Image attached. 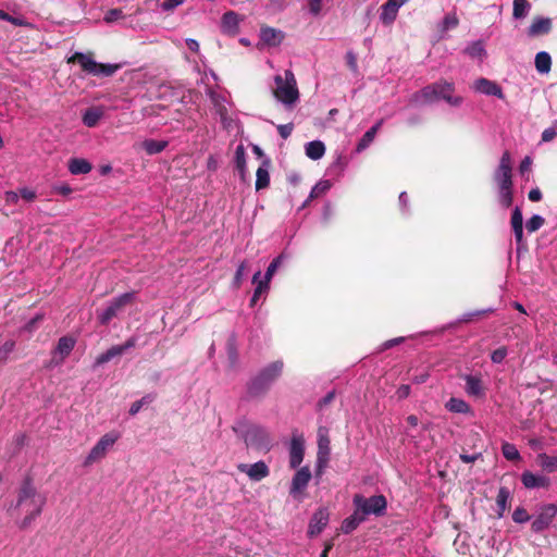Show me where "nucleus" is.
Returning <instances> with one entry per match:
<instances>
[{
  "label": "nucleus",
  "instance_id": "nucleus-42",
  "mask_svg": "<svg viewBox=\"0 0 557 557\" xmlns=\"http://www.w3.org/2000/svg\"><path fill=\"white\" fill-rule=\"evenodd\" d=\"M544 223H545V220L543 216H541L539 214H534L527 221L525 226H527L528 232L534 233L537 230H540L544 225Z\"/></svg>",
  "mask_w": 557,
  "mask_h": 557
},
{
  "label": "nucleus",
  "instance_id": "nucleus-55",
  "mask_svg": "<svg viewBox=\"0 0 557 557\" xmlns=\"http://www.w3.org/2000/svg\"><path fill=\"white\" fill-rule=\"evenodd\" d=\"M293 124L289 123V124H282V125H278L277 126V132L278 134L281 135L282 138L286 139L287 137L290 136L292 132H293Z\"/></svg>",
  "mask_w": 557,
  "mask_h": 557
},
{
  "label": "nucleus",
  "instance_id": "nucleus-59",
  "mask_svg": "<svg viewBox=\"0 0 557 557\" xmlns=\"http://www.w3.org/2000/svg\"><path fill=\"white\" fill-rule=\"evenodd\" d=\"M486 311H474V312H469V313H465L460 319H459V322H470L471 320H473V318L475 317H479L483 313H485Z\"/></svg>",
  "mask_w": 557,
  "mask_h": 557
},
{
  "label": "nucleus",
  "instance_id": "nucleus-1",
  "mask_svg": "<svg viewBox=\"0 0 557 557\" xmlns=\"http://www.w3.org/2000/svg\"><path fill=\"white\" fill-rule=\"evenodd\" d=\"M233 431L249 448L267 453L272 447L269 432L260 425L238 422L233 426Z\"/></svg>",
  "mask_w": 557,
  "mask_h": 557
},
{
  "label": "nucleus",
  "instance_id": "nucleus-31",
  "mask_svg": "<svg viewBox=\"0 0 557 557\" xmlns=\"http://www.w3.org/2000/svg\"><path fill=\"white\" fill-rule=\"evenodd\" d=\"M510 499V492L507 487H500L496 498L497 513L502 518L507 509L508 502Z\"/></svg>",
  "mask_w": 557,
  "mask_h": 557
},
{
  "label": "nucleus",
  "instance_id": "nucleus-49",
  "mask_svg": "<svg viewBox=\"0 0 557 557\" xmlns=\"http://www.w3.org/2000/svg\"><path fill=\"white\" fill-rule=\"evenodd\" d=\"M269 288H270V285L267 282L260 281L258 283V285L256 286L253 295L251 297V300H250L251 306H253L257 302V300L259 299V297L261 296V294L265 293Z\"/></svg>",
  "mask_w": 557,
  "mask_h": 557
},
{
  "label": "nucleus",
  "instance_id": "nucleus-8",
  "mask_svg": "<svg viewBox=\"0 0 557 557\" xmlns=\"http://www.w3.org/2000/svg\"><path fill=\"white\" fill-rule=\"evenodd\" d=\"M134 293H125L115 297L108 307L101 311H98V320L102 325L108 324L113 318H115L123 308L131 304L134 299Z\"/></svg>",
  "mask_w": 557,
  "mask_h": 557
},
{
  "label": "nucleus",
  "instance_id": "nucleus-33",
  "mask_svg": "<svg viewBox=\"0 0 557 557\" xmlns=\"http://www.w3.org/2000/svg\"><path fill=\"white\" fill-rule=\"evenodd\" d=\"M166 146L168 141L165 140L147 139L143 143V147L148 154L159 153L163 151Z\"/></svg>",
  "mask_w": 557,
  "mask_h": 557
},
{
  "label": "nucleus",
  "instance_id": "nucleus-37",
  "mask_svg": "<svg viewBox=\"0 0 557 557\" xmlns=\"http://www.w3.org/2000/svg\"><path fill=\"white\" fill-rule=\"evenodd\" d=\"M235 165L236 169L240 172L242 177L244 178L246 171V152L243 145H238L235 150Z\"/></svg>",
  "mask_w": 557,
  "mask_h": 557
},
{
  "label": "nucleus",
  "instance_id": "nucleus-61",
  "mask_svg": "<svg viewBox=\"0 0 557 557\" xmlns=\"http://www.w3.org/2000/svg\"><path fill=\"white\" fill-rule=\"evenodd\" d=\"M348 66L352 70H357V59L352 52H347L346 54Z\"/></svg>",
  "mask_w": 557,
  "mask_h": 557
},
{
  "label": "nucleus",
  "instance_id": "nucleus-36",
  "mask_svg": "<svg viewBox=\"0 0 557 557\" xmlns=\"http://www.w3.org/2000/svg\"><path fill=\"white\" fill-rule=\"evenodd\" d=\"M466 53L468 55H470L471 58L473 59H480L482 60L485 54H486V51L484 49V46L481 41H473L471 42L467 48H466Z\"/></svg>",
  "mask_w": 557,
  "mask_h": 557
},
{
  "label": "nucleus",
  "instance_id": "nucleus-13",
  "mask_svg": "<svg viewBox=\"0 0 557 557\" xmlns=\"http://www.w3.org/2000/svg\"><path fill=\"white\" fill-rule=\"evenodd\" d=\"M305 456V438L294 434L289 444V466L296 469L300 466Z\"/></svg>",
  "mask_w": 557,
  "mask_h": 557
},
{
  "label": "nucleus",
  "instance_id": "nucleus-45",
  "mask_svg": "<svg viewBox=\"0 0 557 557\" xmlns=\"http://www.w3.org/2000/svg\"><path fill=\"white\" fill-rule=\"evenodd\" d=\"M153 400L152 395H146L141 399L133 403L129 408V414L135 416L139 412V410L147 404H150Z\"/></svg>",
  "mask_w": 557,
  "mask_h": 557
},
{
  "label": "nucleus",
  "instance_id": "nucleus-20",
  "mask_svg": "<svg viewBox=\"0 0 557 557\" xmlns=\"http://www.w3.org/2000/svg\"><path fill=\"white\" fill-rule=\"evenodd\" d=\"M552 29V20L549 17H535L528 28L530 37L548 34Z\"/></svg>",
  "mask_w": 557,
  "mask_h": 557
},
{
  "label": "nucleus",
  "instance_id": "nucleus-47",
  "mask_svg": "<svg viewBox=\"0 0 557 557\" xmlns=\"http://www.w3.org/2000/svg\"><path fill=\"white\" fill-rule=\"evenodd\" d=\"M331 187V184L329 181H321L319 182L311 190L309 199H313L315 197H319L326 193Z\"/></svg>",
  "mask_w": 557,
  "mask_h": 557
},
{
  "label": "nucleus",
  "instance_id": "nucleus-22",
  "mask_svg": "<svg viewBox=\"0 0 557 557\" xmlns=\"http://www.w3.org/2000/svg\"><path fill=\"white\" fill-rule=\"evenodd\" d=\"M511 227L515 234L516 242L521 244L523 240V216L519 207H516L511 215Z\"/></svg>",
  "mask_w": 557,
  "mask_h": 557
},
{
  "label": "nucleus",
  "instance_id": "nucleus-53",
  "mask_svg": "<svg viewBox=\"0 0 557 557\" xmlns=\"http://www.w3.org/2000/svg\"><path fill=\"white\" fill-rule=\"evenodd\" d=\"M507 356V349L505 347H500L498 349H495L491 355V360L494 363H500L504 361V359Z\"/></svg>",
  "mask_w": 557,
  "mask_h": 557
},
{
  "label": "nucleus",
  "instance_id": "nucleus-30",
  "mask_svg": "<svg viewBox=\"0 0 557 557\" xmlns=\"http://www.w3.org/2000/svg\"><path fill=\"white\" fill-rule=\"evenodd\" d=\"M537 463L547 472L557 471V456H549L545 453L539 454Z\"/></svg>",
  "mask_w": 557,
  "mask_h": 557
},
{
  "label": "nucleus",
  "instance_id": "nucleus-23",
  "mask_svg": "<svg viewBox=\"0 0 557 557\" xmlns=\"http://www.w3.org/2000/svg\"><path fill=\"white\" fill-rule=\"evenodd\" d=\"M239 25L238 14L234 11H228L222 16V28L226 33L235 34Z\"/></svg>",
  "mask_w": 557,
  "mask_h": 557
},
{
  "label": "nucleus",
  "instance_id": "nucleus-11",
  "mask_svg": "<svg viewBox=\"0 0 557 557\" xmlns=\"http://www.w3.org/2000/svg\"><path fill=\"white\" fill-rule=\"evenodd\" d=\"M137 344L136 337L128 338L124 344L122 345H115L109 348L103 354L99 355L96 359V366H101L103 363L109 362L115 357L122 356L125 351H127L131 348H134Z\"/></svg>",
  "mask_w": 557,
  "mask_h": 557
},
{
  "label": "nucleus",
  "instance_id": "nucleus-40",
  "mask_svg": "<svg viewBox=\"0 0 557 557\" xmlns=\"http://www.w3.org/2000/svg\"><path fill=\"white\" fill-rule=\"evenodd\" d=\"M282 261H283V255L273 259L272 262L269 264L262 281L267 282L270 285V282L273 277V275L275 274L276 270L281 265Z\"/></svg>",
  "mask_w": 557,
  "mask_h": 557
},
{
  "label": "nucleus",
  "instance_id": "nucleus-9",
  "mask_svg": "<svg viewBox=\"0 0 557 557\" xmlns=\"http://www.w3.org/2000/svg\"><path fill=\"white\" fill-rule=\"evenodd\" d=\"M356 507L362 511L363 515H376L384 513L386 509V499L383 495H375L369 498H364L361 495L354 497Z\"/></svg>",
  "mask_w": 557,
  "mask_h": 557
},
{
  "label": "nucleus",
  "instance_id": "nucleus-34",
  "mask_svg": "<svg viewBox=\"0 0 557 557\" xmlns=\"http://www.w3.org/2000/svg\"><path fill=\"white\" fill-rule=\"evenodd\" d=\"M530 8L531 4L527 0H513L512 16L517 20L524 18Z\"/></svg>",
  "mask_w": 557,
  "mask_h": 557
},
{
  "label": "nucleus",
  "instance_id": "nucleus-25",
  "mask_svg": "<svg viewBox=\"0 0 557 557\" xmlns=\"http://www.w3.org/2000/svg\"><path fill=\"white\" fill-rule=\"evenodd\" d=\"M535 69L540 74H547L552 67V58L548 52L541 51L535 55Z\"/></svg>",
  "mask_w": 557,
  "mask_h": 557
},
{
  "label": "nucleus",
  "instance_id": "nucleus-29",
  "mask_svg": "<svg viewBox=\"0 0 557 557\" xmlns=\"http://www.w3.org/2000/svg\"><path fill=\"white\" fill-rule=\"evenodd\" d=\"M446 409L456 413H469L470 406L461 398L451 397L445 405Z\"/></svg>",
  "mask_w": 557,
  "mask_h": 557
},
{
  "label": "nucleus",
  "instance_id": "nucleus-12",
  "mask_svg": "<svg viewBox=\"0 0 557 557\" xmlns=\"http://www.w3.org/2000/svg\"><path fill=\"white\" fill-rule=\"evenodd\" d=\"M237 469L239 472L247 474V476L255 482L261 481L270 473L269 467L264 461H257L252 465L239 463Z\"/></svg>",
  "mask_w": 557,
  "mask_h": 557
},
{
  "label": "nucleus",
  "instance_id": "nucleus-18",
  "mask_svg": "<svg viewBox=\"0 0 557 557\" xmlns=\"http://www.w3.org/2000/svg\"><path fill=\"white\" fill-rule=\"evenodd\" d=\"M521 482L525 488H545L550 485L549 478L541 474H534L530 471H524L521 474Z\"/></svg>",
  "mask_w": 557,
  "mask_h": 557
},
{
  "label": "nucleus",
  "instance_id": "nucleus-17",
  "mask_svg": "<svg viewBox=\"0 0 557 557\" xmlns=\"http://www.w3.org/2000/svg\"><path fill=\"white\" fill-rule=\"evenodd\" d=\"M463 380L466 382L465 389L469 396L476 398H482L485 396V388L480 376L466 374L463 375Z\"/></svg>",
  "mask_w": 557,
  "mask_h": 557
},
{
  "label": "nucleus",
  "instance_id": "nucleus-26",
  "mask_svg": "<svg viewBox=\"0 0 557 557\" xmlns=\"http://www.w3.org/2000/svg\"><path fill=\"white\" fill-rule=\"evenodd\" d=\"M305 150L308 158L311 160H319L325 153V146L320 140H313L306 145Z\"/></svg>",
  "mask_w": 557,
  "mask_h": 557
},
{
  "label": "nucleus",
  "instance_id": "nucleus-62",
  "mask_svg": "<svg viewBox=\"0 0 557 557\" xmlns=\"http://www.w3.org/2000/svg\"><path fill=\"white\" fill-rule=\"evenodd\" d=\"M218 168H219L218 160L215 159V157L210 156V157L208 158V161H207V169H208L209 171L214 172V171H216V170H218Z\"/></svg>",
  "mask_w": 557,
  "mask_h": 557
},
{
  "label": "nucleus",
  "instance_id": "nucleus-41",
  "mask_svg": "<svg viewBox=\"0 0 557 557\" xmlns=\"http://www.w3.org/2000/svg\"><path fill=\"white\" fill-rule=\"evenodd\" d=\"M498 198L503 207L509 208L512 203V187L498 188Z\"/></svg>",
  "mask_w": 557,
  "mask_h": 557
},
{
  "label": "nucleus",
  "instance_id": "nucleus-19",
  "mask_svg": "<svg viewBox=\"0 0 557 557\" xmlns=\"http://www.w3.org/2000/svg\"><path fill=\"white\" fill-rule=\"evenodd\" d=\"M473 88L475 91L484 94V95L496 96L498 98L504 97L502 88L496 83H494L487 78L476 79L473 84Z\"/></svg>",
  "mask_w": 557,
  "mask_h": 557
},
{
  "label": "nucleus",
  "instance_id": "nucleus-48",
  "mask_svg": "<svg viewBox=\"0 0 557 557\" xmlns=\"http://www.w3.org/2000/svg\"><path fill=\"white\" fill-rule=\"evenodd\" d=\"M15 343L14 341H7L0 347V362L5 361L10 354L14 350Z\"/></svg>",
  "mask_w": 557,
  "mask_h": 557
},
{
  "label": "nucleus",
  "instance_id": "nucleus-54",
  "mask_svg": "<svg viewBox=\"0 0 557 557\" xmlns=\"http://www.w3.org/2000/svg\"><path fill=\"white\" fill-rule=\"evenodd\" d=\"M122 16H123L122 10H120V9H112V10H110V11H108L106 13L104 21L107 23H112V22H115V21L120 20Z\"/></svg>",
  "mask_w": 557,
  "mask_h": 557
},
{
  "label": "nucleus",
  "instance_id": "nucleus-60",
  "mask_svg": "<svg viewBox=\"0 0 557 557\" xmlns=\"http://www.w3.org/2000/svg\"><path fill=\"white\" fill-rule=\"evenodd\" d=\"M528 197L531 201L536 202L542 199V193L539 188H533L529 191Z\"/></svg>",
  "mask_w": 557,
  "mask_h": 557
},
{
  "label": "nucleus",
  "instance_id": "nucleus-10",
  "mask_svg": "<svg viewBox=\"0 0 557 557\" xmlns=\"http://www.w3.org/2000/svg\"><path fill=\"white\" fill-rule=\"evenodd\" d=\"M511 171L512 168L510 153L505 151L494 174V178L498 185V188L512 187Z\"/></svg>",
  "mask_w": 557,
  "mask_h": 557
},
{
  "label": "nucleus",
  "instance_id": "nucleus-46",
  "mask_svg": "<svg viewBox=\"0 0 557 557\" xmlns=\"http://www.w3.org/2000/svg\"><path fill=\"white\" fill-rule=\"evenodd\" d=\"M246 269H247V262L246 261H243L236 272H235V275H234V280H233V283H232V286L237 289L240 287L242 285V282H243V278L245 276V272H246Z\"/></svg>",
  "mask_w": 557,
  "mask_h": 557
},
{
  "label": "nucleus",
  "instance_id": "nucleus-7",
  "mask_svg": "<svg viewBox=\"0 0 557 557\" xmlns=\"http://www.w3.org/2000/svg\"><path fill=\"white\" fill-rule=\"evenodd\" d=\"M330 453L329 430L325 426H320L318 429V454L315 465V474L319 478L322 476L324 469L327 467Z\"/></svg>",
  "mask_w": 557,
  "mask_h": 557
},
{
  "label": "nucleus",
  "instance_id": "nucleus-5",
  "mask_svg": "<svg viewBox=\"0 0 557 557\" xmlns=\"http://www.w3.org/2000/svg\"><path fill=\"white\" fill-rule=\"evenodd\" d=\"M67 63H77L82 70L98 77L112 76L119 69L117 64L98 63L91 53L75 52L67 58Z\"/></svg>",
  "mask_w": 557,
  "mask_h": 557
},
{
  "label": "nucleus",
  "instance_id": "nucleus-14",
  "mask_svg": "<svg viewBox=\"0 0 557 557\" xmlns=\"http://www.w3.org/2000/svg\"><path fill=\"white\" fill-rule=\"evenodd\" d=\"M557 515V507L553 504L544 506L532 522V530L541 532L549 527Z\"/></svg>",
  "mask_w": 557,
  "mask_h": 557
},
{
  "label": "nucleus",
  "instance_id": "nucleus-63",
  "mask_svg": "<svg viewBox=\"0 0 557 557\" xmlns=\"http://www.w3.org/2000/svg\"><path fill=\"white\" fill-rule=\"evenodd\" d=\"M481 457V454H474V455H460V459L466 463H471L478 460Z\"/></svg>",
  "mask_w": 557,
  "mask_h": 557
},
{
  "label": "nucleus",
  "instance_id": "nucleus-21",
  "mask_svg": "<svg viewBox=\"0 0 557 557\" xmlns=\"http://www.w3.org/2000/svg\"><path fill=\"white\" fill-rule=\"evenodd\" d=\"M76 341L71 336L61 337L55 348V356H59L58 362H62L73 350Z\"/></svg>",
  "mask_w": 557,
  "mask_h": 557
},
{
  "label": "nucleus",
  "instance_id": "nucleus-43",
  "mask_svg": "<svg viewBox=\"0 0 557 557\" xmlns=\"http://www.w3.org/2000/svg\"><path fill=\"white\" fill-rule=\"evenodd\" d=\"M33 495V482L30 476H26L24 480V483L22 485L20 497H18V505L22 504V502L25 498H28Z\"/></svg>",
  "mask_w": 557,
  "mask_h": 557
},
{
  "label": "nucleus",
  "instance_id": "nucleus-24",
  "mask_svg": "<svg viewBox=\"0 0 557 557\" xmlns=\"http://www.w3.org/2000/svg\"><path fill=\"white\" fill-rule=\"evenodd\" d=\"M92 166L86 159L74 158L69 161V170L72 174H87Z\"/></svg>",
  "mask_w": 557,
  "mask_h": 557
},
{
  "label": "nucleus",
  "instance_id": "nucleus-32",
  "mask_svg": "<svg viewBox=\"0 0 557 557\" xmlns=\"http://www.w3.org/2000/svg\"><path fill=\"white\" fill-rule=\"evenodd\" d=\"M363 521V516H360L358 512H355L350 517L346 518L342 523V531L346 534L352 532L361 522Z\"/></svg>",
  "mask_w": 557,
  "mask_h": 557
},
{
  "label": "nucleus",
  "instance_id": "nucleus-27",
  "mask_svg": "<svg viewBox=\"0 0 557 557\" xmlns=\"http://www.w3.org/2000/svg\"><path fill=\"white\" fill-rule=\"evenodd\" d=\"M398 10L394 4L385 2L381 7L380 20L384 25H391L397 17Z\"/></svg>",
  "mask_w": 557,
  "mask_h": 557
},
{
  "label": "nucleus",
  "instance_id": "nucleus-58",
  "mask_svg": "<svg viewBox=\"0 0 557 557\" xmlns=\"http://www.w3.org/2000/svg\"><path fill=\"white\" fill-rule=\"evenodd\" d=\"M185 0H166L162 3V9L164 11H171L173 9H175L176 7L181 5L184 3Z\"/></svg>",
  "mask_w": 557,
  "mask_h": 557
},
{
  "label": "nucleus",
  "instance_id": "nucleus-2",
  "mask_svg": "<svg viewBox=\"0 0 557 557\" xmlns=\"http://www.w3.org/2000/svg\"><path fill=\"white\" fill-rule=\"evenodd\" d=\"M455 87L453 83L443 81L432 85H428L416 94L413 100L419 103H431L436 100L443 99L454 107H458L462 102L461 97H453Z\"/></svg>",
  "mask_w": 557,
  "mask_h": 557
},
{
  "label": "nucleus",
  "instance_id": "nucleus-44",
  "mask_svg": "<svg viewBox=\"0 0 557 557\" xmlns=\"http://www.w3.org/2000/svg\"><path fill=\"white\" fill-rule=\"evenodd\" d=\"M375 137V129H368L357 145V151H362L370 146Z\"/></svg>",
  "mask_w": 557,
  "mask_h": 557
},
{
  "label": "nucleus",
  "instance_id": "nucleus-16",
  "mask_svg": "<svg viewBox=\"0 0 557 557\" xmlns=\"http://www.w3.org/2000/svg\"><path fill=\"white\" fill-rule=\"evenodd\" d=\"M311 480V471L309 467L299 468L292 479L289 493L293 496L301 493Z\"/></svg>",
  "mask_w": 557,
  "mask_h": 557
},
{
  "label": "nucleus",
  "instance_id": "nucleus-56",
  "mask_svg": "<svg viewBox=\"0 0 557 557\" xmlns=\"http://www.w3.org/2000/svg\"><path fill=\"white\" fill-rule=\"evenodd\" d=\"M322 10V0H309V11L312 15H319Z\"/></svg>",
  "mask_w": 557,
  "mask_h": 557
},
{
  "label": "nucleus",
  "instance_id": "nucleus-38",
  "mask_svg": "<svg viewBox=\"0 0 557 557\" xmlns=\"http://www.w3.org/2000/svg\"><path fill=\"white\" fill-rule=\"evenodd\" d=\"M502 453L507 460L518 461L521 459L520 453L513 444L504 443L502 446Z\"/></svg>",
  "mask_w": 557,
  "mask_h": 557
},
{
  "label": "nucleus",
  "instance_id": "nucleus-35",
  "mask_svg": "<svg viewBox=\"0 0 557 557\" xmlns=\"http://www.w3.org/2000/svg\"><path fill=\"white\" fill-rule=\"evenodd\" d=\"M261 38L264 42L275 46L281 42L282 36L281 32L267 27L261 29Z\"/></svg>",
  "mask_w": 557,
  "mask_h": 557
},
{
  "label": "nucleus",
  "instance_id": "nucleus-28",
  "mask_svg": "<svg viewBox=\"0 0 557 557\" xmlns=\"http://www.w3.org/2000/svg\"><path fill=\"white\" fill-rule=\"evenodd\" d=\"M103 116V111L100 108H90L83 114V123L87 127H95Z\"/></svg>",
  "mask_w": 557,
  "mask_h": 557
},
{
  "label": "nucleus",
  "instance_id": "nucleus-3",
  "mask_svg": "<svg viewBox=\"0 0 557 557\" xmlns=\"http://www.w3.org/2000/svg\"><path fill=\"white\" fill-rule=\"evenodd\" d=\"M283 362L276 360L264 367L248 384L247 391L251 397H259L265 394L271 385L281 376Z\"/></svg>",
  "mask_w": 557,
  "mask_h": 557
},
{
  "label": "nucleus",
  "instance_id": "nucleus-39",
  "mask_svg": "<svg viewBox=\"0 0 557 557\" xmlns=\"http://www.w3.org/2000/svg\"><path fill=\"white\" fill-rule=\"evenodd\" d=\"M256 176H257V178H256V189L257 190L263 189L269 185L270 175H269V171L265 168L260 166L257 170Z\"/></svg>",
  "mask_w": 557,
  "mask_h": 557
},
{
  "label": "nucleus",
  "instance_id": "nucleus-57",
  "mask_svg": "<svg viewBox=\"0 0 557 557\" xmlns=\"http://www.w3.org/2000/svg\"><path fill=\"white\" fill-rule=\"evenodd\" d=\"M410 386L407 384L400 385L396 391V396L398 399H405L410 395Z\"/></svg>",
  "mask_w": 557,
  "mask_h": 557
},
{
  "label": "nucleus",
  "instance_id": "nucleus-52",
  "mask_svg": "<svg viewBox=\"0 0 557 557\" xmlns=\"http://www.w3.org/2000/svg\"><path fill=\"white\" fill-rule=\"evenodd\" d=\"M459 23L456 14H448L443 20V29L448 30L455 28Z\"/></svg>",
  "mask_w": 557,
  "mask_h": 557
},
{
  "label": "nucleus",
  "instance_id": "nucleus-6",
  "mask_svg": "<svg viewBox=\"0 0 557 557\" xmlns=\"http://www.w3.org/2000/svg\"><path fill=\"white\" fill-rule=\"evenodd\" d=\"M120 438V434L115 431H111L102 435L98 442L90 449L88 456L84 461V466H90L95 462L102 460L107 454L112 449L114 444Z\"/></svg>",
  "mask_w": 557,
  "mask_h": 557
},
{
  "label": "nucleus",
  "instance_id": "nucleus-51",
  "mask_svg": "<svg viewBox=\"0 0 557 557\" xmlns=\"http://www.w3.org/2000/svg\"><path fill=\"white\" fill-rule=\"evenodd\" d=\"M557 135V122L554 123L553 126L545 128L542 133V141L548 143L552 141Z\"/></svg>",
  "mask_w": 557,
  "mask_h": 557
},
{
  "label": "nucleus",
  "instance_id": "nucleus-50",
  "mask_svg": "<svg viewBox=\"0 0 557 557\" xmlns=\"http://www.w3.org/2000/svg\"><path fill=\"white\" fill-rule=\"evenodd\" d=\"M512 520L517 523H524L530 520V516L524 508L518 507L512 513Z\"/></svg>",
  "mask_w": 557,
  "mask_h": 557
},
{
  "label": "nucleus",
  "instance_id": "nucleus-64",
  "mask_svg": "<svg viewBox=\"0 0 557 557\" xmlns=\"http://www.w3.org/2000/svg\"><path fill=\"white\" fill-rule=\"evenodd\" d=\"M186 45H187L189 50H191L194 52H198L199 51V44H198V41L196 39L187 38L186 39Z\"/></svg>",
  "mask_w": 557,
  "mask_h": 557
},
{
  "label": "nucleus",
  "instance_id": "nucleus-15",
  "mask_svg": "<svg viewBox=\"0 0 557 557\" xmlns=\"http://www.w3.org/2000/svg\"><path fill=\"white\" fill-rule=\"evenodd\" d=\"M330 513L326 508L318 509L310 519L308 527V535L310 537L319 535L327 525Z\"/></svg>",
  "mask_w": 557,
  "mask_h": 557
},
{
  "label": "nucleus",
  "instance_id": "nucleus-4",
  "mask_svg": "<svg viewBox=\"0 0 557 557\" xmlns=\"http://www.w3.org/2000/svg\"><path fill=\"white\" fill-rule=\"evenodd\" d=\"M274 83L275 88L273 89V95L275 99L288 108L293 107L299 99V91L294 73L286 70L284 76L276 75L274 77Z\"/></svg>",
  "mask_w": 557,
  "mask_h": 557
}]
</instances>
